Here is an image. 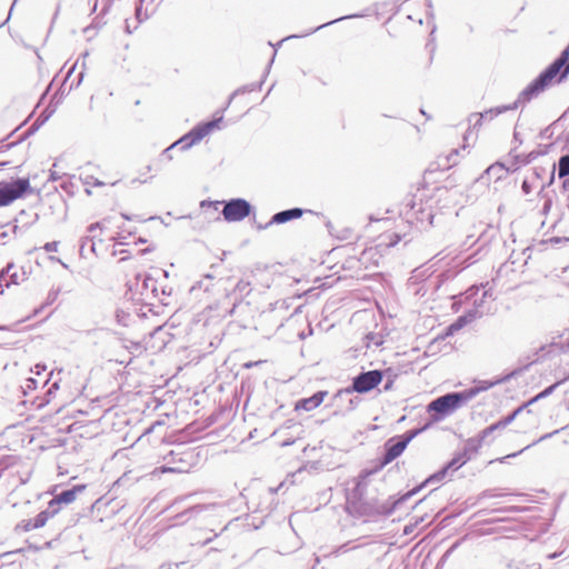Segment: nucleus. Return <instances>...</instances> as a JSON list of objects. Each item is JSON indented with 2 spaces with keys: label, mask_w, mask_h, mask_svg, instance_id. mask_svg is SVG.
<instances>
[{
  "label": "nucleus",
  "mask_w": 569,
  "mask_h": 569,
  "mask_svg": "<svg viewBox=\"0 0 569 569\" xmlns=\"http://www.w3.org/2000/svg\"><path fill=\"white\" fill-rule=\"evenodd\" d=\"M251 212L250 203L244 199H232L223 207L222 214L226 221L237 222L243 220Z\"/></svg>",
  "instance_id": "5"
},
{
  "label": "nucleus",
  "mask_w": 569,
  "mask_h": 569,
  "mask_svg": "<svg viewBox=\"0 0 569 569\" xmlns=\"http://www.w3.org/2000/svg\"><path fill=\"white\" fill-rule=\"evenodd\" d=\"M558 174L560 178L569 176V156H563L559 159Z\"/></svg>",
  "instance_id": "16"
},
{
  "label": "nucleus",
  "mask_w": 569,
  "mask_h": 569,
  "mask_svg": "<svg viewBox=\"0 0 569 569\" xmlns=\"http://www.w3.org/2000/svg\"><path fill=\"white\" fill-rule=\"evenodd\" d=\"M58 247H59V242L58 241H52V242H47L44 246H43V249L47 251V252H56L58 250Z\"/></svg>",
  "instance_id": "23"
},
{
  "label": "nucleus",
  "mask_w": 569,
  "mask_h": 569,
  "mask_svg": "<svg viewBox=\"0 0 569 569\" xmlns=\"http://www.w3.org/2000/svg\"><path fill=\"white\" fill-rule=\"evenodd\" d=\"M560 69H563L559 80H561L562 78H565L568 73H569V63H568V60L566 61V63L560 68ZM561 70H559L560 72Z\"/></svg>",
  "instance_id": "26"
},
{
  "label": "nucleus",
  "mask_w": 569,
  "mask_h": 569,
  "mask_svg": "<svg viewBox=\"0 0 569 569\" xmlns=\"http://www.w3.org/2000/svg\"><path fill=\"white\" fill-rule=\"evenodd\" d=\"M38 386V380L36 378H28L24 387V393H27V390H33Z\"/></svg>",
  "instance_id": "21"
},
{
  "label": "nucleus",
  "mask_w": 569,
  "mask_h": 569,
  "mask_svg": "<svg viewBox=\"0 0 569 569\" xmlns=\"http://www.w3.org/2000/svg\"><path fill=\"white\" fill-rule=\"evenodd\" d=\"M170 455L172 456V463L157 468L154 473H184L190 470L191 463L189 462V458H192L191 453L181 456L172 451Z\"/></svg>",
  "instance_id": "7"
},
{
  "label": "nucleus",
  "mask_w": 569,
  "mask_h": 569,
  "mask_svg": "<svg viewBox=\"0 0 569 569\" xmlns=\"http://www.w3.org/2000/svg\"><path fill=\"white\" fill-rule=\"evenodd\" d=\"M88 56H89V52H84V53L82 54V59H83V61H86V59H87V57H88ZM84 63H86V62H82V64H83V66H84Z\"/></svg>",
  "instance_id": "40"
},
{
  "label": "nucleus",
  "mask_w": 569,
  "mask_h": 569,
  "mask_svg": "<svg viewBox=\"0 0 569 569\" xmlns=\"http://www.w3.org/2000/svg\"><path fill=\"white\" fill-rule=\"evenodd\" d=\"M137 16H141L140 9H137Z\"/></svg>",
  "instance_id": "50"
},
{
  "label": "nucleus",
  "mask_w": 569,
  "mask_h": 569,
  "mask_svg": "<svg viewBox=\"0 0 569 569\" xmlns=\"http://www.w3.org/2000/svg\"><path fill=\"white\" fill-rule=\"evenodd\" d=\"M54 388V389H58V383L57 382H53L52 387L49 389V392H51V389Z\"/></svg>",
  "instance_id": "43"
},
{
  "label": "nucleus",
  "mask_w": 569,
  "mask_h": 569,
  "mask_svg": "<svg viewBox=\"0 0 569 569\" xmlns=\"http://www.w3.org/2000/svg\"><path fill=\"white\" fill-rule=\"evenodd\" d=\"M465 463H466V459H463L462 457L453 458L442 470H440L439 472L430 476L426 480V482L440 481V480H442L445 478V476H446V473H447V471L449 469L457 470L460 467H462Z\"/></svg>",
  "instance_id": "14"
},
{
  "label": "nucleus",
  "mask_w": 569,
  "mask_h": 569,
  "mask_svg": "<svg viewBox=\"0 0 569 569\" xmlns=\"http://www.w3.org/2000/svg\"><path fill=\"white\" fill-rule=\"evenodd\" d=\"M429 218H430L429 224H432V218L433 217L430 214Z\"/></svg>",
  "instance_id": "49"
},
{
  "label": "nucleus",
  "mask_w": 569,
  "mask_h": 569,
  "mask_svg": "<svg viewBox=\"0 0 569 569\" xmlns=\"http://www.w3.org/2000/svg\"><path fill=\"white\" fill-rule=\"evenodd\" d=\"M382 381V372L380 370H370L362 372L353 378L352 391L366 393L371 391Z\"/></svg>",
  "instance_id": "6"
},
{
  "label": "nucleus",
  "mask_w": 569,
  "mask_h": 569,
  "mask_svg": "<svg viewBox=\"0 0 569 569\" xmlns=\"http://www.w3.org/2000/svg\"><path fill=\"white\" fill-rule=\"evenodd\" d=\"M198 284H199V287H200V288H202V287H203V288H204V290H208V287H207V286H204L203 280L199 281V283H198Z\"/></svg>",
  "instance_id": "39"
},
{
  "label": "nucleus",
  "mask_w": 569,
  "mask_h": 569,
  "mask_svg": "<svg viewBox=\"0 0 569 569\" xmlns=\"http://www.w3.org/2000/svg\"><path fill=\"white\" fill-rule=\"evenodd\" d=\"M499 382L497 381H479L478 385L473 388L463 390L465 393H471L469 397V401L472 400L476 396H478L480 392L486 391L493 386H496Z\"/></svg>",
  "instance_id": "15"
},
{
  "label": "nucleus",
  "mask_w": 569,
  "mask_h": 569,
  "mask_svg": "<svg viewBox=\"0 0 569 569\" xmlns=\"http://www.w3.org/2000/svg\"><path fill=\"white\" fill-rule=\"evenodd\" d=\"M418 433V431L412 432L407 438L399 440L397 442H392V440L387 441L386 443V453L382 459L383 465H388L398 458L407 448L408 443L412 440V438Z\"/></svg>",
  "instance_id": "8"
},
{
  "label": "nucleus",
  "mask_w": 569,
  "mask_h": 569,
  "mask_svg": "<svg viewBox=\"0 0 569 569\" xmlns=\"http://www.w3.org/2000/svg\"><path fill=\"white\" fill-rule=\"evenodd\" d=\"M471 393H465L463 391L447 393L432 400L428 405V411L437 412L439 417L436 420H440L467 405Z\"/></svg>",
  "instance_id": "2"
},
{
  "label": "nucleus",
  "mask_w": 569,
  "mask_h": 569,
  "mask_svg": "<svg viewBox=\"0 0 569 569\" xmlns=\"http://www.w3.org/2000/svg\"><path fill=\"white\" fill-rule=\"evenodd\" d=\"M326 396L327 391H318L309 398L299 400L296 405V409L311 411L323 402Z\"/></svg>",
  "instance_id": "12"
},
{
  "label": "nucleus",
  "mask_w": 569,
  "mask_h": 569,
  "mask_svg": "<svg viewBox=\"0 0 569 569\" xmlns=\"http://www.w3.org/2000/svg\"><path fill=\"white\" fill-rule=\"evenodd\" d=\"M557 432H558V430H556V431H553V432H551V433L543 435V436L538 440V442H539V441H542V440H545V439L550 438L552 435H555V433H557ZM535 443H537V441H536Z\"/></svg>",
  "instance_id": "30"
},
{
  "label": "nucleus",
  "mask_w": 569,
  "mask_h": 569,
  "mask_svg": "<svg viewBox=\"0 0 569 569\" xmlns=\"http://www.w3.org/2000/svg\"><path fill=\"white\" fill-rule=\"evenodd\" d=\"M391 387H392V381H389V382H387V383L385 385L383 389H385V390H389V389H391Z\"/></svg>",
  "instance_id": "35"
},
{
  "label": "nucleus",
  "mask_w": 569,
  "mask_h": 569,
  "mask_svg": "<svg viewBox=\"0 0 569 569\" xmlns=\"http://www.w3.org/2000/svg\"><path fill=\"white\" fill-rule=\"evenodd\" d=\"M461 321H462V318H460V319H459V322H458V323H456V325H451V327H450V328H451V329L460 328V327H461V325H460V322H461Z\"/></svg>",
  "instance_id": "34"
},
{
  "label": "nucleus",
  "mask_w": 569,
  "mask_h": 569,
  "mask_svg": "<svg viewBox=\"0 0 569 569\" xmlns=\"http://www.w3.org/2000/svg\"><path fill=\"white\" fill-rule=\"evenodd\" d=\"M352 17H353V16L341 17V18L335 19V20H332V21L326 22V23H323V24H321V26H319V27H317V28L312 29V30H311L310 32H308L307 34L313 33V32H316V31H318V30H320V29H322V28H325V27H327V26H330V24H332V23H336V22H338V21H341V20H343V19H348V18H352Z\"/></svg>",
  "instance_id": "20"
},
{
  "label": "nucleus",
  "mask_w": 569,
  "mask_h": 569,
  "mask_svg": "<svg viewBox=\"0 0 569 569\" xmlns=\"http://www.w3.org/2000/svg\"><path fill=\"white\" fill-rule=\"evenodd\" d=\"M49 260L52 261V262H58L60 263L63 268L68 269V264L64 263L61 259H59L58 257L56 256H50L49 257Z\"/></svg>",
  "instance_id": "28"
},
{
  "label": "nucleus",
  "mask_w": 569,
  "mask_h": 569,
  "mask_svg": "<svg viewBox=\"0 0 569 569\" xmlns=\"http://www.w3.org/2000/svg\"><path fill=\"white\" fill-rule=\"evenodd\" d=\"M567 59H569V48L563 50L559 58H557L543 72H541L538 78L531 81L519 93L517 100L513 103L491 108L479 113H472L469 116L468 122L475 129H479L483 121H491L499 114L506 111L515 110L519 104H525L531 101L533 98H537L549 86H551L556 77L559 74L560 68L566 63Z\"/></svg>",
  "instance_id": "1"
},
{
  "label": "nucleus",
  "mask_w": 569,
  "mask_h": 569,
  "mask_svg": "<svg viewBox=\"0 0 569 569\" xmlns=\"http://www.w3.org/2000/svg\"><path fill=\"white\" fill-rule=\"evenodd\" d=\"M261 362H262V361H257V362L246 363V365H244V367H246V368H251V367L257 366V365H259V363H261Z\"/></svg>",
  "instance_id": "33"
},
{
  "label": "nucleus",
  "mask_w": 569,
  "mask_h": 569,
  "mask_svg": "<svg viewBox=\"0 0 569 569\" xmlns=\"http://www.w3.org/2000/svg\"><path fill=\"white\" fill-rule=\"evenodd\" d=\"M507 426L503 423L502 420H499L498 422L493 423V428H498V430L505 429Z\"/></svg>",
  "instance_id": "29"
},
{
  "label": "nucleus",
  "mask_w": 569,
  "mask_h": 569,
  "mask_svg": "<svg viewBox=\"0 0 569 569\" xmlns=\"http://www.w3.org/2000/svg\"><path fill=\"white\" fill-rule=\"evenodd\" d=\"M438 191H439L440 193L447 192V190H446V189H438Z\"/></svg>",
  "instance_id": "47"
},
{
  "label": "nucleus",
  "mask_w": 569,
  "mask_h": 569,
  "mask_svg": "<svg viewBox=\"0 0 569 569\" xmlns=\"http://www.w3.org/2000/svg\"><path fill=\"white\" fill-rule=\"evenodd\" d=\"M30 189L29 178L0 182V207L21 198Z\"/></svg>",
  "instance_id": "4"
},
{
  "label": "nucleus",
  "mask_w": 569,
  "mask_h": 569,
  "mask_svg": "<svg viewBox=\"0 0 569 569\" xmlns=\"http://www.w3.org/2000/svg\"><path fill=\"white\" fill-rule=\"evenodd\" d=\"M365 479H366V476L361 477V480H359L357 486H356V491H358L360 495H362V492L365 490V487H366V485L362 483V481H365Z\"/></svg>",
  "instance_id": "25"
},
{
  "label": "nucleus",
  "mask_w": 569,
  "mask_h": 569,
  "mask_svg": "<svg viewBox=\"0 0 569 569\" xmlns=\"http://www.w3.org/2000/svg\"><path fill=\"white\" fill-rule=\"evenodd\" d=\"M220 203H221V202L216 201V202H210L209 204H210V206H213V207H214V209H218V207H219V204H220Z\"/></svg>",
  "instance_id": "37"
},
{
  "label": "nucleus",
  "mask_w": 569,
  "mask_h": 569,
  "mask_svg": "<svg viewBox=\"0 0 569 569\" xmlns=\"http://www.w3.org/2000/svg\"><path fill=\"white\" fill-rule=\"evenodd\" d=\"M560 555H561L560 552H553V553H549V555L547 556V558L551 560V559H556V558H557V557H559Z\"/></svg>",
  "instance_id": "31"
},
{
  "label": "nucleus",
  "mask_w": 569,
  "mask_h": 569,
  "mask_svg": "<svg viewBox=\"0 0 569 569\" xmlns=\"http://www.w3.org/2000/svg\"><path fill=\"white\" fill-rule=\"evenodd\" d=\"M457 154H458V150H453V151L449 154V157H448L449 166H451V164H456V162H457V161H456L455 157H456Z\"/></svg>",
  "instance_id": "27"
},
{
  "label": "nucleus",
  "mask_w": 569,
  "mask_h": 569,
  "mask_svg": "<svg viewBox=\"0 0 569 569\" xmlns=\"http://www.w3.org/2000/svg\"><path fill=\"white\" fill-rule=\"evenodd\" d=\"M36 369H37V375L39 376L41 373V369H44V367H41L40 365H37L36 366Z\"/></svg>",
  "instance_id": "36"
},
{
  "label": "nucleus",
  "mask_w": 569,
  "mask_h": 569,
  "mask_svg": "<svg viewBox=\"0 0 569 569\" xmlns=\"http://www.w3.org/2000/svg\"><path fill=\"white\" fill-rule=\"evenodd\" d=\"M136 289L140 292L141 296L144 297H157L158 295V288H157V281L153 277L144 274V276H138L137 282H136Z\"/></svg>",
  "instance_id": "11"
},
{
  "label": "nucleus",
  "mask_w": 569,
  "mask_h": 569,
  "mask_svg": "<svg viewBox=\"0 0 569 569\" xmlns=\"http://www.w3.org/2000/svg\"><path fill=\"white\" fill-rule=\"evenodd\" d=\"M82 78H83V72L81 71V72H80V79H79V82H78V83H80V82H81Z\"/></svg>",
  "instance_id": "46"
},
{
  "label": "nucleus",
  "mask_w": 569,
  "mask_h": 569,
  "mask_svg": "<svg viewBox=\"0 0 569 569\" xmlns=\"http://www.w3.org/2000/svg\"><path fill=\"white\" fill-rule=\"evenodd\" d=\"M479 290H480V288H478V287H477V288H470V289L467 291V298H470V297L473 295V292H475V291H479ZM481 290H483V292H482V297L485 298V297H486V295H487V291L485 290V287H483V286H481Z\"/></svg>",
  "instance_id": "24"
},
{
  "label": "nucleus",
  "mask_w": 569,
  "mask_h": 569,
  "mask_svg": "<svg viewBox=\"0 0 569 569\" xmlns=\"http://www.w3.org/2000/svg\"><path fill=\"white\" fill-rule=\"evenodd\" d=\"M102 183L100 181H96L94 186H101Z\"/></svg>",
  "instance_id": "48"
},
{
  "label": "nucleus",
  "mask_w": 569,
  "mask_h": 569,
  "mask_svg": "<svg viewBox=\"0 0 569 569\" xmlns=\"http://www.w3.org/2000/svg\"><path fill=\"white\" fill-rule=\"evenodd\" d=\"M303 211L299 208L280 211L271 218L270 223L281 224L292 219H298L302 216Z\"/></svg>",
  "instance_id": "13"
},
{
  "label": "nucleus",
  "mask_w": 569,
  "mask_h": 569,
  "mask_svg": "<svg viewBox=\"0 0 569 569\" xmlns=\"http://www.w3.org/2000/svg\"><path fill=\"white\" fill-rule=\"evenodd\" d=\"M528 407L527 403L518 407L512 413H510L509 416H507L506 418L501 419L503 421V423L506 426H509L517 417L520 412H522V410Z\"/></svg>",
  "instance_id": "18"
},
{
  "label": "nucleus",
  "mask_w": 569,
  "mask_h": 569,
  "mask_svg": "<svg viewBox=\"0 0 569 569\" xmlns=\"http://www.w3.org/2000/svg\"><path fill=\"white\" fill-rule=\"evenodd\" d=\"M74 69H76V64L71 67V69H70V70H69V72H68V76H70V74H71V72H73V70H74Z\"/></svg>",
  "instance_id": "44"
},
{
  "label": "nucleus",
  "mask_w": 569,
  "mask_h": 569,
  "mask_svg": "<svg viewBox=\"0 0 569 569\" xmlns=\"http://www.w3.org/2000/svg\"><path fill=\"white\" fill-rule=\"evenodd\" d=\"M211 279H212V277H211L210 274H207V276L204 277V280H211Z\"/></svg>",
  "instance_id": "45"
},
{
  "label": "nucleus",
  "mask_w": 569,
  "mask_h": 569,
  "mask_svg": "<svg viewBox=\"0 0 569 569\" xmlns=\"http://www.w3.org/2000/svg\"><path fill=\"white\" fill-rule=\"evenodd\" d=\"M291 38H297V36H296V34H292V36H289V37H287V38H284V39H282L281 41H279V42L277 43V47H280V46H281V43H282L283 41H286V40H288V39H291Z\"/></svg>",
  "instance_id": "32"
},
{
  "label": "nucleus",
  "mask_w": 569,
  "mask_h": 569,
  "mask_svg": "<svg viewBox=\"0 0 569 569\" xmlns=\"http://www.w3.org/2000/svg\"><path fill=\"white\" fill-rule=\"evenodd\" d=\"M495 169H496V167H495V166H491V167H489V168L487 169V172H488V173H490V172H491V171H493Z\"/></svg>",
  "instance_id": "42"
},
{
  "label": "nucleus",
  "mask_w": 569,
  "mask_h": 569,
  "mask_svg": "<svg viewBox=\"0 0 569 569\" xmlns=\"http://www.w3.org/2000/svg\"><path fill=\"white\" fill-rule=\"evenodd\" d=\"M84 488V485H77L71 489L64 490L61 493L57 495L53 499L49 501V503L51 505V507H53V509H57V512L59 513L61 510V505L72 503L76 500L78 493L82 492Z\"/></svg>",
  "instance_id": "9"
},
{
  "label": "nucleus",
  "mask_w": 569,
  "mask_h": 569,
  "mask_svg": "<svg viewBox=\"0 0 569 569\" xmlns=\"http://www.w3.org/2000/svg\"><path fill=\"white\" fill-rule=\"evenodd\" d=\"M56 515H58L57 509H53L50 503H48V507L46 510H42L39 512L33 519H29L24 521L23 529L26 531H31L36 529H40L47 525L49 519L53 518Z\"/></svg>",
  "instance_id": "10"
},
{
  "label": "nucleus",
  "mask_w": 569,
  "mask_h": 569,
  "mask_svg": "<svg viewBox=\"0 0 569 569\" xmlns=\"http://www.w3.org/2000/svg\"><path fill=\"white\" fill-rule=\"evenodd\" d=\"M497 430H498V428H493V423L491 426H489V431L495 432Z\"/></svg>",
  "instance_id": "41"
},
{
  "label": "nucleus",
  "mask_w": 569,
  "mask_h": 569,
  "mask_svg": "<svg viewBox=\"0 0 569 569\" xmlns=\"http://www.w3.org/2000/svg\"><path fill=\"white\" fill-rule=\"evenodd\" d=\"M558 383H555L548 388H546L543 391H541L540 393H538L536 397H533L532 399H530L527 405H531L542 398H546L547 396L551 395L552 391L557 388Z\"/></svg>",
  "instance_id": "17"
},
{
  "label": "nucleus",
  "mask_w": 569,
  "mask_h": 569,
  "mask_svg": "<svg viewBox=\"0 0 569 569\" xmlns=\"http://www.w3.org/2000/svg\"><path fill=\"white\" fill-rule=\"evenodd\" d=\"M377 249L376 248H369V249H366L362 253H361V257H360V261L362 263H366L369 259L373 258L376 254H377Z\"/></svg>",
  "instance_id": "19"
},
{
  "label": "nucleus",
  "mask_w": 569,
  "mask_h": 569,
  "mask_svg": "<svg viewBox=\"0 0 569 569\" xmlns=\"http://www.w3.org/2000/svg\"><path fill=\"white\" fill-rule=\"evenodd\" d=\"M538 569H541V568H538Z\"/></svg>",
  "instance_id": "51"
},
{
  "label": "nucleus",
  "mask_w": 569,
  "mask_h": 569,
  "mask_svg": "<svg viewBox=\"0 0 569 569\" xmlns=\"http://www.w3.org/2000/svg\"><path fill=\"white\" fill-rule=\"evenodd\" d=\"M222 121V117L213 119L209 122L198 124L183 137H181L178 141L172 143L169 148L166 149V152L170 151L176 147H180L181 150H188L192 146L199 143L204 137H207L212 131L220 128V122Z\"/></svg>",
  "instance_id": "3"
},
{
  "label": "nucleus",
  "mask_w": 569,
  "mask_h": 569,
  "mask_svg": "<svg viewBox=\"0 0 569 569\" xmlns=\"http://www.w3.org/2000/svg\"><path fill=\"white\" fill-rule=\"evenodd\" d=\"M493 432L489 431V427H487L486 429H483L480 435H479V439H478V443L479 446H481L489 436H491Z\"/></svg>",
  "instance_id": "22"
},
{
  "label": "nucleus",
  "mask_w": 569,
  "mask_h": 569,
  "mask_svg": "<svg viewBox=\"0 0 569 569\" xmlns=\"http://www.w3.org/2000/svg\"><path fill=\"white\" fill-rule=\"evenodd\" d=\"M98 227V223L97 224H91L89 227V231L92 232V231H96V228Z\"/></svg>",
  "instance_id": "38"
}]
</instances>
